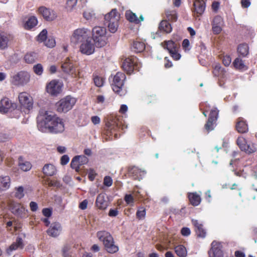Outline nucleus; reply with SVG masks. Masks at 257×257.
<instances>
[{"label":"nucleus","instance_id":"1","mask_svg":"<svg viewBox=\"0 0 257 257\" xmlns=\"http://www.w3.org/2000/svg\"><path fill=\"white\" fill-rule=\"evenodd\" d=\"M37 127L42 133L59 134L64 132V123L63 119L53 112L41 109L37 117Z\"/></svg>","mask_w":257,"mask_h":257},{"label":"nucleus","instance_id":"2","mask_svg":"<svg viewBox=\"0 0 257 257\" xmlns=\"http://www.w3.org/2000/svg\"><path fill=\"white\" fill-rule=\"evenodd\" d=\"M97 237L102 241L107 252L114 253L118 251V246L114 244V239L109 232L106 231H99L97 233Z\"/></svg>","mask_w":257,"mask_h":257},{"label":"nucleus","instance_id":"3","mask_svg":"<svg viewBox=\"0 0 257 257\" xmlns=\"http://www.w3.org/2000/svg\"><path fill=\"white\" fill-rule=\"evenodd\" d=\"M17 105L13 103L8 98L5 97L0 101V112L2 113H10L11 117L19 118L21 111L17 109Z\"/></svg>","mask_w":257,"mask_h":257},{"label":"nucleus","instance_id":"4","mask_svg":"<svg viewBox=\"0 0 257 257\" xmlns=\"http://www.w3.org/2000/svg\"><path fill=\"white\" fill-rule=\"evenodd\" d=\"M125 78V74L119 72L116 73L113 76L111 75L109 77V80L113 91L120 96L124 95L125 93V90L122 88Z\"/></svg>","mask_w":257,"mask_h":257},{"label":"nucleus","instance_id":"5","mask_svg":"<svg viewBox=\"0 0 257 257\" xmlns=\"http://www.w3.org/2000/svg\"><path fill=\"white\" fill-rule=\"evenodd\" d=\"M106 30L102 27L96 26L92 30V37L93 42L98 48H101L106 44Z\"/></svg>","mask_w":257,"mask_h":257},{"label":"nucleus","instance_id":"6","mask_svg":"<svg viewBox=\"0 0 257 257\" xmlns=\"http://www.w3.org/2000/svg\"><path fill=\"white\" fill-rule=\"evenodd\" d=\"M104 23L107 26L108 30L112 33H115L118 27L119 14L116 9H112L104 16Z\"/></svg>","mask_w":257,"mask_h":257},{"label":"nucleus","instance_id":"7","mask_svg":"<svg viewBox=\"0 0 257 257\" xmlns=\"http://www.w3.org/2000/svg\"><path fill=\"white\" fill-rule=\"evenodd\" d=\"M76 102V99L70 95L60 99L56 104L57 110L59 112L66 113L71 110Z\"/></svg>","mask_w":257,"mask_h":257},{"label":"nucleus","instance_id":"8","mask_svg":"<svg viewBox=\"0 0 257 257\" xmlns=\"http://www.w3.org/2000/svg\"><path fill=\"white\" fill-rule=\"evenodd\" d=\"M90 31L87 28H82L75 30L71 37V41L75 44L81 43L90 38Z\"/></svg>","mask_w":257,"mask_h":257},{"label":"nucleus","instance_id":"9","mask_svg":"<svg viewBox=\"0 0 257 257\" xmlns=\"http://www.w3.org/2000/svg\"><path fill=\"white\" fill-rule=\"evenodd\" d=\"M30 78L29 73L26 71H20L11 76V83L16 86H23L27 84Z\"/></svg>","mask_w":257,"mask_h":257},{"label":"nucleus","instance_id":"10","mask_svg":"<svg viewBox=\"0 0 257 257\" xmlns=\"http://www.w3.org/2000/svg\"><path fill=\"white\" fill-rule=\"evenodd\" d=\"M141 66L139 59L134 56L126 58L122 63L123 70L128 74L133 73L135 69L139 70Z\"/></svg>","mask_w":257,"mask_h":257},{"label":"nucleus","instance_id":"11","mask_svg":"<svg viewBox=\"0 0 257 257\" xmlns=\"http://www.w3.org/2000/svg\"><path fill=\"white\" fill-rule=\"evenodd\" d=\"M218 113L219 110L216 107L211 110L208 120L205 124V128L208 132L213 130L215 127Z\"/></svg>","mask_w":257,"mask_h":257},{"label":"nucleus","instance_id":"12","mask_svg":"<svg viewBox=\"0 0 257 257\" xmlns=\"http://www.w3.org/2000/svg\"><path fill=\"white\" fill-rule=\"evenodd\" d=\"M63 84L56 80L51 81L46 86V90L48 93L53 96H57L61 93Z\"/></svg>","mask_w":257,"mask_h":257},{"label":"nucleus","instance_id":"13","mask_svg":"<svg viewBox=\"0 0 257 257\" xmlns=\"http://www.w3.org/2000/svg\"><path fill=\"white\" fill-rule=\"evenodd\" d=\"M61 68L65 73L69 74L72 77H76L77 76V72L74 67L72 61L70 58H66L62 61Z\"/></svg>","mask_w":257,"mask_h":257},{"label":"nucleus","instance_id":"14","mask_svg":"<svg viewBox=\"0 0 257 257\" xmlns=\"http://www.w3.org/2000/svg\"><path fill=\"white\" fill-rule=\"evenodd\" d=\"M79 50L81 53L86 55H90L94 53L95 45L91 37L81 43Z\"/></svg>","mask_w":257,"mask_h":257},{"label":"nucleus","instance_id":"15","mask_svg":"<svg viewBox=\"0 0 257 257\" xmlns=\"http://www.w3.org/2000/svg\"><path fill=\"white\" fill-rule=\"evenodd\" d=\"M19 100L20 103L28 111L33 107V99L30 95L25 92H21L19 95Z\"/></svg>","mask_w":257,"mask_h":257},{"label":"nucleus","instance_id":"16","mask_svg":"<svg viewBox=\"0 0 257 257\" xmlns=\"http://www.w3.org/2000/svg\"><path fill=\"white\" fill-rule=\"evenodd\" d=\"M164 48L169 51L170 55L175 60H178L181 57V55L178 53V44L172 40L165 42Z\"/></svg>","mask_w":257,"mask_h":257},{"label":"nucleus","instance_id":"17","mask_svg":"<svg viewBox=\"0 0 257 257\" xmlns=\"http://www.w3.org/2000/svg\"><path fill=\"white\" fill-rule=\"evenodd\" d=\"M208 254L209 257H224L221 244L213 241L211 243V248L208 251Z\"/></svg>","mask_w":257,"mask_h":257},{"label":"nucleus","instance_id":"18","mask_svg":"<svg viewBox=\"0 0 257 257\" xmlns=\"http://www.w3.org/2000/svg\"><path fill=\"white\" fill-rule=\"evenodd\" d=\"M10 208L12 213L19 217H24L28 211L24 206L17 202L11 203Z\"/></svg>","mask_w":257,"mask_h":257},{"label":"nucleus","instance_id":"19","mask_svg":"<svg viewBox=\"0 0 257 257\" xmlns=\"http://www.w3.org/2000/svg\"><path fill=\"white\" fill-rule=\"evenodd\" d=\"M62 231V226L59 222L51 223L47 230V234L53 237L58 236Z\"/></svg>","mask_w":257,"mask_h":257},{"label":"nucleus","instance_id":"20","mask_svg":"<svg viewBox=\"0 0 257 257\" xmlns=\"http://www.w3.org/2000/svg\"><path fill=\"white\" fill-rule=\"evenodd\" d=\"M223 24V20L221 17L215 16L212 22V29L214 34H219L222 31V26Z\"/></svg>","mask_w":257,"mask_h":257},{"label":"nucleus","instance_id":"21","mask_svg":"<svg viewBox=\"0 0 257 257\" xmlns=\"http://www.w3.org/2000/svg\"><path fill=\"white\" fill-rule=\"evenodd\" d=\"M39 12L43 18L48 21H52L56 17V15L53 11L45 7H40Z\"/></svg>","mask_w":257,"mask_h":257},{"label":"nucleus","instance_id":"22","mask_svg":"<svg viewBox=\"0 0 257 257\" xmlns=\"http://www.w3.org/2000/svg\"><path fill=\"white\" fill-rule=\"evenodd\" d=\"M95 204L99 209H105L108 206V202L106 194L105 193L99 194L96 198Z\"/></svg>","mask_w":257,"mask_h":257},{"label":"nucleus","instance_id":"23","mask_svg":"<svg viewBox=\"0 0 257 257\" xmlns=\"http://www.w3.org/2000/svg\"><path fill=\"white\" fill-rule=\"evenodd\" d=\"M129 174L136 180H141L143 179L146 172L144 170H142L138 167L134 166L129 169Z\"/></svg>","mask_w":257,"mask_h":257},{"label":"nucleus","instance_id":"24","mask_svg":"<svg viewBox=\"0 0 257 257\" xmlns=\"http://www.w3.org/2000/svg\"><path fill=\"white\" fill-rule=\"evenodd\" d=\"M24 244L22 238L18 237L16 241L13 242L7 249V252L11 254L12 252L19 248L22 249L24 247Z\"/></svg>","mask_w":257,"mask_h":257},{"label":"nucleus","instance_id":"25","mask_svg":"<svg viewBox=\"0 0 257 257\" xmlns=\"http://www.w3.org/2000/svg\"><path fill=\"white\" fill-rule=\"evenodd\" d=\"M42 172L44 175L47 176H52L57 173L56 168L52 164H45L42 169Z\"/></svg>","mask_w":257,"mask_h":257},{"label":"nucleus","instance_id":"26","mask_svg":"<svg viewBox=\"0 0 257 257\" xmlns=\"http://www.w3.org/2000/svg\"><path fill=\"white\" fill-rule=\"evenodd\" d=\"M125 17L128 21L137 24H139L140 22L144 21V17L142 15H141L140 19H139L136 14L133 13L131 11H127L125 12Z\"/></svg>","mask_w":257,"mask_h":257},{"label":"nucleus","instance_id":"27","mask_svg":"<svg viewBox=\"0 0 257 257\" xmlns=\"http://www.w3.org/2000/svg\"><path fill=\"white\" fill-rule=\"evenodd\" d=\"M194 11L200 15H202L205 9V3L203 0H195L194 2Z\"/></svg>","mask_w":257,"mask_h":257},{"label":"nucleus","instance_id":"28","mask_svg":"<svg viewBox=\"0 0 257 257\" xmlns=\"http://www.w3.org/2000/svg\"><path fill=\"white\" fill-rule=\"evenodd\" d=\"M145 49V44L144 42L135 41L131 46V49L136 53H141Z\"/></svg>","mask_w":257,"mask_h":257},{"label":"nucleus","instance_id":"29","mask_svg":"<svg viewBox=\"0 0 257 257\" xmlns=\"http://www.w3.org/2000/svg\"><path fill=\"white\" fill-rule=\"evenodd\" d=\"M9 38L7 34L0 32V49L5 50L8 48Z\"/></svg>","mask_w":257,"mask_h":257},{"label":"nucleus","instance_id":"30","mask_svg":"<svg viewBox=\"0 0 257 257\" xmlns=\"http://www.w3.org/2000/svg\"><path fill=\"white\" fill-rule=\"evenodd\" d=\"M236 128L237 131L240 133H245L248 131L247 124L242 118L239 119L236 123Z\"/></svg>","mask_w":257,"mask_h":257},{"label":"nucleus","instance_id":"31","mask_svg":"<svg viewBox=\"0 0 257 257\" xmlns=\"http://www.w3.org/2000/svg\"><path fill=\"white\" fill-rule=\"evenodd\" d=\"M19 166L22 171L25 172L29 171L32 168L31 163L28 161H24L22 157H20L19 158Z\"/></svg>","mask_w":257,"mask_h":257},{"label":"nucleus","instance_id":"32","mask_svg":"<svg viewBox=\"0 0 257 257\" xmlns=\"http://www.w3.org/2000/svg\"><path fill=\"white\" fill-rule=\"evenodd\" d=\"M188 198L191 203L194 206H198L200 203V196L196 192L190 193L188 194Z\"/></svg>","mask_w":257,"mask_h":257},{"label":"nucleus","instance_id":"33","mask_svg":"<svg viewBox=\"0 0 257 257\" xmlns=\"http://www.w3.org/2000/svg\"><path fill=\"white\" fill-rule=\"evenodd\" d=\"M159 28L160 31L166 33H170L172 30L171 24L166 20H163L160 22Z\"/></svg>","mask_w":257,"mask_h":257},{"label":"nucleus","instance_id":"34","mask_svg":"<svg viewBox=\"0 0 257 257\" xmlns=\"http://www.w3.org/2000/svg\"><path fill=\"white\" fill-rule=\"evenodd\" d=\"M237 52L242 57L246 56L249 53V47L246 43L240 44L237 48Z\"/></svg>","mask_w":257,"mask_h":257},{"label":"nucleus","instance_id":"35","mask_svg":"<svg viewBox=\"0 0 257 257\" xmlns=\"http://www.w3.org/2000/svg\"><path fill=\"white\" fill-rule=\"evenodd\" d=\"M38 24L37 19L32 16L30 17L25 24V28L26 29H31L36 26Z\"/></svg>","mask_w":257,"mask_h":257},{"label":"nucleus","instance_id":"36","mask_svg":"<svg viewBox=\"0 0 257 257\" xmlns=\"http://www.w3.org/2000/svg\"><path fill=\"white\" fill-rule=\"evenodd\" d=\"M175 251L177 255L180 257H186L187 255V249L183 245L176 246L175 247Z\"/></svg>","mask_w":257,"mask_h":257},{"label":"nucleus","instance_id":"37","mask_svg":"<svg viewBox=\"0 0 257 257\" xmlns=\"http://www.w3.org/2000/svg\"><path fill=\"white\" fill-rule=\"evenodd\" d=\"M37 54L34 52L28 53L24 57L26 62L28 63H33L37 59Z\"/></svg>","mask_w":257,"mask_h":257},{"label":"nucleus","instance_id":"38","mask_svg":"<svg viewBox=\"0 0 257 257\" xmlns=\"http://www.w3.org/2000/svg\"><path fill=\"white\" fill-rule=\"evenodd\" d=\"M166 17L169 21L176 22L178 19L176 11H167L166 12Z\"/></svg>","mask_w":257,"mask_h":257},{"label":"nucleus","instance_id":"39","mask_svg":"<svg viewBox=\"0 0 257 257\" xmlns=\"http://www.w3.org/2000/svg\"><path fill=\"white\" fill-rule=\"evenodd\" d=\"M79 156L74 157L71 161L70 165L71 167L75 169L76 172L79 171L80 167L81 166L79 162Z\"/></svg>","mask_w":257,"mask_h":257},{"label":"nucleus","instance_id":"40","mask_svg":"<svg viewBox=\"0 0 257 257\" xmlns=\"http://www.w3.org/2000/svg\"><path fill=\"white\" fill-rule=\"evenodd\" d=\"M2 186L5 189H8L11 184V180L9 176H6L1 177L0 179Z\"/></svg>","mask_w":257,"mask_h":257},{"label":"nucleus","instance_id":"41","mask_svg":"<svg viewBox=\"0 0 257 257\" xmlns=\"http://www.w3.org/2000/svg\"><path fill=\"white\" fill-rule=\"evenodd\" d=\"M25 195L24 189L22 186H19L15 188L14 196L18 199L22 198Z\"/></svg>","mask_w":257,"mask_h":257},{"label":"nucleus","instance_id":"42","mask_svg":"<svg viewBox=\"0 0 257 257\" xmlns=\"http://www.w3.org/2000/svg\"><path fill=\"white\" fill-rule=\"evenodd\" d=\"M245 150H243V151H244L245 152H246L247 154L253 153L255 152L257 150V148L255 147V144H254L246 143V144L245 145Z\"/></svg>","mask_w":257,"mask_h":257},{"label":"nucleus","instance_id":"43","mask_svg":"<svg viewBox=\"0 0 257 257\" xmlns=\"http://www.w3.org/2000/svg\"><path fill=\"white\" fill-rule=\"evenodd\" d=\"M237 144L240 150L243 151L245 150V145L247 143L246 140L242 136L238 137L236 141Z\"/></svg>","mask_w":257,"mask_h":257},{"label":"nucleus","instance_id":"44","mask_svg":"<svg viewBox=\"0 0 257 257\" xmlns=\"http://www.w3.org/2000/svg\"><path fill=\"white\" fill-rule=\"evenodd\" d=\"M234 67L238 69H242L245 66L243 61L239 58H236L233 62Z\"/></svg>","mask_w":257,"mask_h":257},{"label":"nucleus","instance_id":"45","mask_svg":"<svg viewBox=\"0 0 257 257\" xmlns=\"http://www.w3.org/2000/svg\"><path fill=\"white\" fill-rule=\"evenodd\" d=\"M94 83L97 87H102L104 83V79L99 76H95L93 78Z\"/></svg>","mask_w":257,"mask_h":257},{"label":"nucleus","instance_id":"46","mask_svg":"<svg viewBox=\"0 0 257 257\" xmlns=\"http://www.w3.org/2000/svg\"><path fill=\"white\" fill-rule=\"evenodd\" d=\"M47 38V31L46 29H43L37 36V41L42 42Z\"/></svg>","mask_w":257,"mask_h":257},{"label":"nucleus","instance_id":"47","mask_svg":"<svg viewBox=\"0 0 257 257\" xmlns=\"http://www.w3.org/2000/svg\"><path fill=\"white\" fill-rule=\"evenodd\" d=\"M146 214V211L144 207H140L136 213V215L138 218L139 219H144Z\"/></svg>","mask_w":257,"mask_h":257},{"label":"nucleus","instance_id":"48","mask_svg":"<svg viewBox=\"0 0 257 257\" xmlns=\"http://www.w3.org/2000/svg\"><path fill=\"white\" fill-rule=\"evenodd\" d=\"M196 233L197 236L204 238L206 235V231L203 228V224L195 229Z\"/></svg>","mask_w":257,"mask_h":257},{"label":"nucleus","instance_id":"49","mask_svg":"<svg viewBox=\"0 0 257 257\" xmlns=\"http://www.w3.org/2000/svg\"><path fill=\"white\" fill-rule=\"evenodd\" d=\"M55 40L53 37H49L48 39L45 40V45L47 47L53 48L55 46Z\"/></svg>","mask_w":257,"mask_h":257},{"label":"nucleus","instance_id":"50","mask_svg":"<svg viewBox=\"0 0 257 257\" xmlns=\"http://www.w3.org/2000/svg\"><path fill=\"white\" fill-rule=\"evenodd\" d=\"M33 70L34 72L38 75H41L43 72V67L41 64H37L34 66Z\"/></svg>","mask_w":257,"mask_h":257},{"label":"nucleus","instance_id":"51","mask_svg":"<svg viewBox=\"0 0 257 257\" xmlns=\"http://www.w3.org/2000/svg\"><path fill=\"white\" fill-rule=\"evenodd\" d=\"M78 0H67L66 8L69 11H72L76 6Z\"/></svg>","mask_w":257,"mask_h":257},{"label":"nucleus","instance_id":"52","mask_svg":"<svg viewBox=\"0 0 257 257\" xmlns=\"http://www.w3.org/2000/svg\"><path fill=\"white\" fill-rule=\"evenodd\" d=\"M94 15L93 11L91 10H88L83 13L84 18L87 20L91 19Z\"/></svg>","mask_w":257,"mask_h":257},{"label":"nucleus","instance_id":"53","mask_svg":"<svg viewBox=\"0 0 257 257\" xmlns=\"http://www.w3.org/2000/svg\"><path fill=\"white\" fill-rule=\"evenodd\" d=\"M71 248L70 245L66 244L62 248V253L64 257H69L70 255V249Z\"/></svg>","mask_w":257,"mask_h":257},{"label":"nucleus","instance_id":"54","mask_svg":"<svg viewBox=\"0 0 257 257\" xmlns=\"http://www.w3.org/2000/svg\"><path fill=\"white\" fill-rule=\"evenodd\" d=\"M124 200L127 204H133L134 202V197L131 194H126Z\"/></svg>","mask_w":257,"mask_h":257},{"label":"nucleus","instance_id":"55","mask_svg":"<svg viewBox=\"0 0 257 257\" xmlns=\"http://www.w3.org/2000/svg\"><path fill=\"white\" fill-rule=\"evenodd\" d=\"M112 179L109 176H105L103 180V184L107 186L110 187L112 185Z\"/></svg>","mask_w":257,"mask_h":257},{"label":"nucleus","instance_id":"56","mask_svg":"<svg viewBox=\"0 0 257 257\" xmlns=\"http://www.w3.org/2000/svg\"><path fill=\"white\" fill-rule=\"evenodd\" d=\"M10 136L5 133H0V143L5 142L10 140Z\"/></svg>","mask_w":257,"mask_h":257},{"label":"nucleus","instance_id":"57","mask_svg":"<svg viewBox=\"0 0 257 257\" xmlns=\"http://www.w3.org/2000/svg\"><path fill=\"white\" fill-rule=\"evenodd\" d=\"M43 214L46 217H49L52 215V209L49 208H45L42 210Z\"/></svg>","mask_w":257,"mask_h":257},{"label":"nucleus","instance_id":"58","mask_svg":"<svg viewBox=\"0 0 257 257\" xmlns=\"http://www.w3.org/2000/svg\"><path fill=\"white\" fill-rule=\"evenodd\" d=\"M231 61V59L229 56L226 55L223 57L222 62L225 66H228L230 64Z\"/></svg>","mask_w":257,"mask_h":257},{"label":"nucleus","instance_id":"59","mask_svg":"<svg viewBox=\"0 0 257 257\" xmlns=\"http://www.w3.org/2000/svg\"><path fill=\"white\" fill-rule=\"evenodd\" d=\"M69 157L67 155H64L61 158V164L62 165H66L69 161Z\"/></svg>","mask_w":257,"mask_h":257},{"label":"nucleus","instance_id":"60","mask_svg":"<svg viewBox=\"0 0 257 257\" xmlns=\"http://www.w3.org/2000/svg\"><path fill=\"white\" fill-rule=\"evenodd\" d=\"M79 162L80 166L86 164L88 161V159L85 156H79Z\"/></svg>","mask_w":257,"mask_h":257},{"label":"nucleus","instance_id":"61","mask_svg":"<svg viewBox=\"0 0 257 257\" xmlns=\"http://www.w3.org/2000/svg\"><path fill=\"white\" fill-rule=\"evenodd\" d=\"M30 207L31 210L33 212L36 211L38 209V206L37 203L34 201H31L30 203Z\"/></svg>","mask_w":257,"mask_h":257},{"label":"nucleus","instance_id":"62","mask_svg":"<svg viewBox=\"0 0 257 257\" xmlns=\"http://www.w3.org/2000/svg\"><path fill=\"white\" fill-rule=\"evenodd\" d=\"M181 234L183 236H187L190 234L191 231L189 228L188 227H183L181 229Z\"/></svg>","mask_w":257,"mask_h":257},{"label":"nucleus","instance_id":"63","mask_svg":"<svg viewBox=\"0 0 257 257\" xmlns=\"http://www.w3.org/2000/svg\"><path fill=\"white\" fill-rule=\"evenodd\" d=\"M250 4L251 3L249 0H241V5L243 8H248Z\"/></svg>","mask_w":257,"mask_h":257},{"label":"nucleus","instance_id":"64","mask_svg":"<svg viewBox=\"0 0 257 257\" xmlns=\"http://www.w3.org/2000/svg\"><path fill=\"white\" fill-rule=\"evenodd\" d=\"M88 204V201L87 200H84L82 201L79 205V207L82 210H85L86 209Z\"/></svg>","mask_w":257,"mask_h":257}]
</instances>
